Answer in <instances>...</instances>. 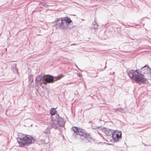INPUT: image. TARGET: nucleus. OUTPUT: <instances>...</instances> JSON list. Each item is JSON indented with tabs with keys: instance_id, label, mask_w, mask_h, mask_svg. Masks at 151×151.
I'll list each match as a JSON object with an SVG mask.
<instances>
[{
	"instance_id": "obj_12",
	"label": "nucleus",
	"mask_w": 151,
	"mask_h": 151,
	"mask_svg": "<svg viewBox=\"0 0 151 151\" xmlns=\"http://www.w3.org/2000/svg\"><path fill=\"white\" fill-rule=\"evenodd\" d=\"M64 76L63 75H58L57 76H53V83L54 81H57L58 80L60 79L61 78L64 77Z\"/></svg>"
},
{
	"instance_id": "obj_9",
	"label": "nucleus",
	"mask_w": 151,
	"mask_h": 151,
	"mask_svg": "<svg viewBox=\"0 0 151 151\" xmlns=\"http://www.w3.org/2000/svg\"><path fill=\"white\" fill-rule=\"evenodd\" d=\"M45 82L48 83H53V76L51 75L45 76Z\"/></svg>"
},
{
	"instance_id": "obj_1",
	"label": "nucleus",
	"mask_w": 151,
	"mask_h": 151,
	"mask_svg": "<svg viewBox=\"0 0 151 151\" xmlns=\"http://www.w3.org/2000/svg\"><path fill=\"white\" fill-rule=\"evenodd\" d=\"M71 130L74 132L72 135L73 138L80 137L82 140L86 142H90L92 140L91 136L88 133H86L84 130L76 127H72Z\"/></svg>"
},
{
	"instance_id": "obj_8",
	"label": "nucleus",
	"mask_w": 151,
	"mask_h": 151,
	"mask_svg": "<svg viewBox=\"0 0 151 151\" xmlns=\"http://www.w3.org/2000/svg\"><path fill=\"white\" fill-rule=\"evenodd\" d=\"M48 127L50 129L53 128L55 129H58L60 127L58 124V122L56 120H51Z\"/></svg>"
},
{
	"instance_id": "obj_18",
	"label": "nucleus",
	"mask_w": 151,
	"mask_h": 151,
	"mask_svg": "<svg viewBox=\"0 0 151 151\" xmlns=\"http://www.w3.org/2000/svg\"><path fill=\"white\" fill-rule=\"evenodd\" d=\"M13 70L14 72L18 73V69L16 68V67L13 69Z\"/></svg>"
},
{
	"instance_id": "obj_10",
	"label": "nucleus",
	"mask_w": 151,
	"mask_h": 151,
	"mask_svg": "<svg viewBox=\"0 0 151 151\" xmlns=\"http://www.w3.org/2000/svg\"><path fill=\"white\" fill-rule=\"evenodd\" d=\"M113 130L109 129H105L104 130V133L107 135V136L112 135L113 134Z\"/></svg>"
},
{
	"instance_id": "obj_13",
	"label": "nucleus",
	"mask_w": 151,
	"mask_h": 151,
	"mask_svg": "<svg viewBox=\"0 0 151 151\" xmlns=\"http://www.w3.org/2000/svg\"><path fill=\"white\" fill-rule=\"evenodd\" d=\"M55 109L52 108L50 111V113L51 116L55 115L56 113V111L55 110Z\"/></svg>"
},
{
	"instance_id": "obj_3",
	"label": "nucleus",
	"mask_w": 151,
	"mask_h": 151,
	"mask_svg": "<svg viewBox=\"0 0 151 151\" xmlns=\"http://www.w3.org/2000/svg\"><path fill=\"white\" fill-rule=\"evenodd\" d=\"M127 74L131 78L136 82H145L146 81L144 76L138 73L137 70H130L129 72L127 71Z\"/></svg>"
},
{
	"instance_id": "obj_15",
	"label": "nucleus",
	"mask_w": 151,
	"mask_h": 151,
	"mask_svg": "<svg viewBox=\"0 0 151 151\" xmlns=\"http://www.w3.org/2000/svg\"><path fill=\"white\" fill-rule=\"evenodd\" d=\"M94 23H95V24H93L94 26L93 27L94 29H97L98 27V24L95 22H94Z\"/></svg>"
},
{
	"instance_id": "obj_20",
	"label": "nucleus",
	"mask_w": 151,
	"mask_h": 151,
	"mask_svg": "<svg viewBox=\"0 0 151 151\" xmlns=\"http://www.w3.org/2000/svg\"><path fill=\"white\" fill-rule=\"evenodd\" d=\"M81 75H82V74H80L79 76H81Z\"/></svg>"
},
{
	"instance_id": "obj_7",
	"label": "nucleus",
	"mask_w": 151,
	"mask_h": 151,
	"mask_svg": "<svg viewBox=\"0 0 151 151\" xmlns=\"http://www.w3.org/2000/svg\"><path fill=\"white\" fill-rule=\"evenodd\" d=\"M141 72L142 73L147 74L150 78L151 76V69L148 66L146 65L142 67L141 69Z\"/></svg>"
},
{
	"instance_id": "obj_19",
	"label": "nucleus",
	"mask_w": 151,
	"mask_h": 151,
	"mask_svg": "<svg viewBox=\"0 0 151 151\" xmlns=\"http://www.w3.org/2000/svg\"><path fill=\"white\" fill-rule=\"evenodd\" d=\"M78 93V92L77 91H76L75 92V94H76V93Z\"/></svg>"
},
{
	"instance_id": "obj_2",
	"label": "nucleus",
	"mask_w": 151,
	"mask_h": 151,
	"mask_svg": "<svg viewBox=\"0 0 151 151\" xmlns=\"http://www.w3.org/2000/svg\"><path fill=\"white\" fill-rule=\"evenodd\" d=\"M72 22L69 17H66L58 19L52 24L56 29L65 30L68 27V24Z\"/></svg>"
},
{
	"instance_id": "obj_11",
	"label": "nucleus",
	"mask_w": 151,
	"mask_h": 151,
	"mask_svg": "<svg viewBox=\"0 0 151 151\" xmlns=\"http://www.w3.org/2000/svg\"><path fill=\"white\" fill-rule=\"evenodd\" d=\"M56 120L58 122V124L60 127L63 126L65 123L63 119L61 118H59L58 120Z\"/></svg>"
},
{
	"instance_id": "obj_16",
	"label": "nucleus",
	"mask_w": 151,
	"mask_h": 151,
	"mask_svg": "<svg viewBox=\"0 0 151 151\" xmlns=\"http://www.w3.org/2000/svg\"><path fill=\"white\" fill-rule=\"evenodd\" d=\"M29 80L30 81H33V77L32 76H29Z\"/></svg>"
},
{
	"instance_id": "obj_5",
	"label": "nucleus",
	"mask_w": 151,
	"mask_h": 151,
	"mask_svg": "<svg viewBox=\"0 0 151 151\" xmlns=\"http://www.w3.org/2000/svg\"><path fill=\"white\" fill-rule=\"evenodd\" d=\"M112 137L114 141H119L122 139V132L118 130H115L113 131Z\"/></svg>"
},
{
	"instance_id": "obj_14",
	"label": "nucleus",
	"mask_w": 151,
	"mask_h": 151,
	"mask_svg": "<svg viewBox=\"0 0 151 151\" xmlns=\"http://www.w3.org/2000/svg\"><path fill=\"white\" fill-rule=\"evenodd\" d=\"M50 129L49 127H48L43 132L44 133L47 134H49L50 133Z\"/></svg>"
},
{
	"instance_id": "obj_6",
	"label": "nucleus",
	"mask_w": 151,
	"mask_h": 151,
	"mask_svg": "<svg viewBox=\"0 0 151 151\" xmlns=\"http://www.w3.org/2000/svg\"><path fill=\"white\" fill-rule=\"evenodd\" d=\"M45 75H38L35 80V81L37 83L39 84L40 85L42 83L44 84H46L45 82Z\"/></svg>"
},
{
	"instance_id": "obj_4",
	"label": "nucleus",
	"mask_w": 151,
	"mask_h": 151,
	"mask_svg": "<svg viewBox=\"0 0 151 151\" xmlns=\"http://www.w3.org/2000/svg\"><path fill=\"white\" fill-rule=\"evenodd\" d=\"M34 139L32 137L27 135L19 138L18 140V142L20 146L27 147L34 142Z\"/></svg>"
},
{
	"instance_id": "obj_17",
	"label": "nucleus",
	"mask_w": 151,
	"mask_h": 151,
	"mask_svg": "<svg viewBox=\"0 0 151 151\" xmlns=\"http://www.w3.org/2000/svg\"><path fill=\"white\" fill-rule=\"evenodd\" d=\"M101 127H96V126L92 127V128L93 129H99Z\"/></svg>"
}]
</instances>
